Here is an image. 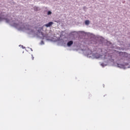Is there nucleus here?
<instances>
[{"label": "nucleus", "instance_id": "obj_1", "mask_svg": "<svg viewBox=\"0 0 130 130\" xmlns=\"http://www.w3.org/2000/svg\"><path fill=\"white\" fill-rule=\"evenodd\" d=\"M52 25H53V22H50L48 23L45 24V26L46 27H51V26H52Z\"/></svg>", "mask_w": 130, "mask_h": 130}, {"label": "nucleus", "instance_id": "obj_2", "mask_svg": "<svg viewBox=\"0 0 130 130\" xmlns=\"http://www.w3.org/2000/svg\"><path fill=\"white\" fill-rule=\"evenodd\" d=\"M74 43V42L73 41H70L69 42H68V43H67V45L68 46H72V45H73Z\"/></svg>", "mask_w": 130, "mask_h": 130}, {"label": "nucleus", "instance_id": "obj_3", "mask_svg": "<svg viewBox=\"0 0 130 130\" xmlns=\"http://www.w3.org/2000/svg\"><path fill=\"white\" fill-rule=\"evenodd\" d=\"M85 25H89V24H90V21H89L88 20H85Z\"/></svg>", "mask_w": 130, "mask_h": 130}, {"label": "nucleus", "instance_id": "obj_4", "mask_svg": "<svg viewBox=\"0 0 130 130\" xmlns=\"http://www.w3.org/2000/svg\"><path fill=\"white\" fill-rule=\"evenodd\" d=\"M34 9V10L36 11V12H37V11H38V7H35Z\"/></svg>", "mask_w": 130, "mask_h": 130}, {"label": "nucleus", "instance_id": "obj_5", "mask_svg": "<svg viewBox=\"0 0 130 130\" xmlns=\"http://www.w3.org/2000/svg\"><path fill=\"white\" fill-rule=\"evenodd\" d=\"M52 13L51 11H48V13H47V15H51Z\"/></svg>", "mask_w": 130, "mask_h": 130}, {"label": "nucleus", "instance_id": "obj_6", "mask_svg": "<svg viewBox=\"0 0 130 130\" xmlns=\"http://www.w3.org/2000/svg\"><path fill=\"white\" fill-rule=\"evenodd\" d=\"M1 21H3V18H2V17H0V22H1Z\"/></svg>", "mask_w": 130, "mask_h": 130}, {"label": "nucleus", "instance_id": "obj_7", "mask_svg": "<svg viewBox=\"0 0 130 130\" xmlns=\"http://www.w3.org/2000/svg\"><path fill=\"white\" fill-rule=\"evenodd\" d=\"M32 56V60H33V59H34V57H33V55H31Z\"/></svg>", "mask_w": 130, "mask_h": 130}, {"label": "nucleus", "instance_id": "obj_8", "mask_svg": "<svg viewBox=\"0 0 130 130\" xmlns=\"http://www.w3.org/2000/svg\"><path fill=\"white\" fill-rule=\"evenodd\" d=\"M41 30H43V28L41 27Z\"/></svg>", "mask_w": 130, "mask_h": 130}, {"label": "nucleus", "instance_id": "obj_9", "mask_svg": "<svg viewBox=\"0 0 130 130\" xmlns=\"http://www.w3.org/2000/svg\"><path fill=\"white\" fill-rule=\"evenodd\" d=\"M7 23H9V20H7Z\"/></svg>", "mask_w": 130, "mask_h": 130}, {"label": "nucleus", "instance_id": "obj_10", "mask_svg": "<svg viewBox=\"0 0 130 130\" xmlns=\"http://www.w3.org/2000/svg\"><path fill=\"white\" fill-rule=\"evenodd\" d=\"M118 67H119V66H120V64H118Z\"/></svg>", "mask_w": 130, "mask_h": 130}]
</instances>
